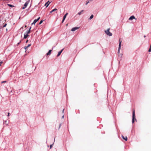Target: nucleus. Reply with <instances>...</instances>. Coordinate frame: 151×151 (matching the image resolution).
<instances>
[{"label": "nucleus", "instance_id": "nucleus-1", "mask_svg": "<svg viewBox=\"0 0 151 151\" xmlns=\"http://www.w3.org/2000/svg\"><path fill=\"white\" fill-rule=\"evenodd\" d=\"M110 29L109 28L108 29L106 30H105V33L106 34V35L109 36H111L112 35V33H111L110 31Z\"/></svg>", "mask_w": 151, "mask_h": 151}, {"label": "nucleus", "instance_id": "nucleus-2", "mask_svg": "<svg viewBox=\"0 0 151 151\" xmlns=\"http://www.w3.org/2000/svg\"><path fill=\"white\" fill-rule=\"evenodd\" d=\"M135 119L136 121H137L136 119L135 118V110L133 109L132 113V122L133 123L134 121V119Z\"/></svg>", "mask_w": 151, "mask_h": 151}, {"label": "nucleus", "instance_id": "nucleus-3", "mask_svg": "<svg viewBox=\"0 0 151 151\" xmlns=\"http://www.w3.org/2000/svg\"><path fill=\"white\" fill-rule=\"evenodd\" d=\"M119 48H118V52L119 54V53L120 50L121 49V43H122V41L121 40V39H119Z\"/></svg>", "mask_w": 151, "mask_h": 151}, {"label": "nucleus", "instance_id": "nucleus-4", "mask_svg": "<svg viewBox=\"0 0 151 151\" xmlns=\"http://www.w3.org/2000/svg\"><path fill=\"white\" fill-rule=\"evenodd\" d=\"M30 1L29 0L26 2V3H25L24 4V6L22 7L23 9H24L27 7L28 4L29 3Z\"/></svg>", "mask_w": 151, "mask_h": 151}, {"label": "nucleus", "instance_id": "nucleus-5", "mask_svg": "<svg viewBox=\"0 0 151 151\" xmlns=\"http://www.w3.org/2000/svg\"><path fill=\"white\" fill-rule=\"evenodd\" d=\"M68 14V13H66L64 16L63 17V20L62 21V23H63L64 22V21L66 17V16Z\"/></svg>", "mask_w": 151, "mask_h": 151}, {"label": "nucleus", "instance_id": "nucleus-6", "mask_svg": "<svg viewBox=\"0 0 151 151\" xmlns=\"http://www.w3.org/2000/svg\"><path fill=\"white\" fill-rule=\"evenodd\" d=\"M79 27H75L71 29V31H74L75 30H76L79 29Z\"/></svg>", "mask_w": 151, "mask_h": 151}, {"label": "nucleus", "instance_id": "nucleus-7", "mask_svg": "<svg viewBox=\"0 0 151 151\" xmlns=\"http://www.w3.org/2000/svg\"><path fill=\"white\" fill-rule=\"evenodd\" d=\"M63 49H62L60 51L58 52V54L57 55L58 57L60 55L61 53L63 52Z\"/></svg>", "mask_w": 151, "mask_h": 151}, {"label": "nucleus", "instance_id": "nucleus-8", "mask_svg": "<svg viewBox=\"0 0 151 151\" xmlns=\"http://www.w3.org/2000/svg\"><path fill=\"white\" fill-rule=\"evenodd\" d=\"M122 138L124 140H125V141H127V136L124 137L123 136H122Z\"/></svg>", "mask_w": 151, "mask_h": 151}, {"label": "nucleus", "instance_id": "nucleus-9", "mask_svg": "<svg viewBox=\"0 0 151 151\" xmlns=\"http://www.w3.org/2000/svg\"><path fill=\"white\" fill-rule=\"evenodd\" d=\"M52 51V50H50L46 54V55H50L51 53V52Z\"/></svg>", "mask_w": 151, "mask_h": 151}, {"label": "nucleus", "instance_id": "nucleus-10", "mask_svg": "<svg viewBox=\"0 0 151 151\" xmlns=\"http://www.w3.org/2000/svg\"><path fill=\"white\" fill-rule=\"evenodd\" d=\"M133 19H135V17L134 16H132L130 17L129 19L132 20Z\"/></svg>", "mask_w": 151, "mask_h": 151}, {"label": "nucleus", "instance_id": "nucleus-11", "mask_svg": "<svg viewBox=\"0 0 151 151\" xmlns=\"http://www.w3.org/2000/svg\"><path fill=\"white\" fill-rule=\"evenodd\" d=\"M50 3L49 2V1H48L47 2L45 3V6H46V7H47L48 6Z\"/></svg>", "mask_w": 151, "mask_h": 151}, {"label": "nucleus", "instance_id": "nucleus-12", "mask_svg": "<svg viewBox=\"0 0 151 151\" xmlns=\"http://www.w3.org/2000/svg\"><path fill=\"white\" fill-rule=\"evenodd\" d=\"M40 18V17H38L37 19H35L34 20V22H35V23H36V22H37L39 20Z\"/></svg>", "mask_w": 151, "mask_h": 151}, {"label": "nucleus", "instance_id": "nucleus-13", "mask_svg": "<svg viewBox=\"0 0 151 151\" xmlns=\"http://www.w3.org/2000/svg\"><path fill=\"white\" fill-rule=\"evenodd\" d=\"M31 45V44H29L27 46H25L24 47V49H26L27 48L29 47H30Z\"/></svg>", "mask_w": 151, "mask_h": 151}, {"label": "nucleus", "instance_id": "nucleus-14", "mask_svg": "<svg viewBox=\"0 0 151 151\" xmlns=\"http://www.w3.org/2000/svg\"><path fill=\"white\" fill-rule=\"evenodd\" d=\"M31 27H30L29 28V30L28 31H27V34H29L30 33V29H31Z\"/></svg>", "mask_w": 151, "mask_h": 151}, {"label": "nucleus", "instance_id": "nucleus-15", "mask_svg": "<svg viewBox=\"0 0 151 151\" xmlns=\"http://www.w3.org/2000/svg\"><path fill=\"white\" fill-rule=\"evenodd\" d=\"M28 36V35L27 34L26 35H24V39H26L27 37Z\"/></svg>", "mask_w": 151, "mask_h": 151}, {"label": "nucleus", "instance_id": "nucleus-16", "mask_svg": "<svg viewBox=\"0 0 151 151\" xmlns=\"http://www.w3.org/2000/svg\"><path fill=\"white\" fill-rule=\"evenodd\" d=\"M83 10H82L81 12L78 13V14L79 15H81V14H82V12H83Z\"/></svg>", "mask_w": 151, "mask_h": 151}, {"label": "nucleus", "instance_id": "nucleus-17", "mask_svg": "<svg viewBox=\"0 0 151 151\" xmlns=\"http://www.w3.org/2000/svg\"><path fill=\"white\" fill-rule=\"evenodd\" d=\"M8 5L10 7H14V6H13V5H12L11 4H8Z\"/></svg>", "mask_w": 151, "mask_h": 151}, {"label": "nucleus", "instance_id": "nucleus-18", "mask_svg": "<svg viewBox=\"0 0 151 151\" xmlns=\"http://www.w3.org/2000/svg\"><path fill=\"white\" fill-rule=\"evenodd\" d=\"M93 14H92L91 15V16H90V17L89 19H92L93 18Z\"/></svg>", "mask_w": 151, "mask_h": 151}, {"label": "nucleus", "instance_id": "nucleus-19", "mask_svg": "<svg viewBox=\"0 0 151 151\" xmlns=\"http://www.w3.org/2000/svg\"><path fill=\"white\" fill-rule=\"evenodd\" d=\"M57 10V9H56V8H55L54 9H53L52 11V12H53L55 11H56Z\"/></svg>", "mask_w": 151, "mask_h": 151}, {"label": "nucleus", "instance_id": "nucleus-20", "mask_svg": "<svg viewBox=\"0 0 151 151\" xmlns=\"http://www.w3.org/2000/svg\"><path fill=\"white\" fill-rule=\"evenodd\" d=\"M43 22V21L42 20H41V21L40 22V23H39V24H41V23Z\"/></svg>", "mask_w": 151, "mask_h": 151}, {"label": "nucleus", "instance_id": "nucleus-21", "mask_svg": "<svg viewBox=\"0 0 151 151\" xmlns=\"http://www.w3.org/2000/svg\"><path fill=\"white\" fill-rule=\"evenodd\" d=\"M7 25V24L6 23L5 24H4V25L3 26V27L4 28V27H6V26Z\"/></svg>", "mask_w": 151, "mask_h": 151}, {"label": "nucleus", "instance_id": "nucleus-22", "mask_svg": "<svg viewBox=\"0 0 151 151\" xmlns=\"http://www.w3.org/2000/svg\"><path fill=\"white\" fill-rule=\"evenodd\" d=\"M148 51L149 52H150L151 51V47H150V48L148 50Z\"/></svg>", "mask_w": 151, "mask_h": 151}, {"label": "nucleus", "instance_id": "nucleus-23", "mask_svg": "<svg viewBox=\"0 0 151 151\" xmlns=\"http://www.w3.org/2000/svg\"><path fill=\"white\" fill-rule=\"evenodd\" d=\"M6 81H3L1 82V83H6Z\"/></svg>", "mask_w": 151, "mask_h": 151}, {"label": "nucleus", "instance_id": "nucleus-24", "mask_svg": "<svg viewBox=\"0 0 151 151\" xmlns=\"http://www.w3.org/2000/svg\"><path fill=\"white\" fill-rule=\"evenodd\" d=\"M61 124H60L59 125V129H60V128L61 126Z\"/></svg>", "mask_w": 151, "mask_h": 151}, {"label": "nucleus", "instance_id": "nucleus-25", "mask_svg": "<svg viewBox=\"0 0 151 151\" xmlns=\"http://www.w3.org/2000/svg\"><path fill=\"white\" fill-rule=\"evenodd\" d=\"M52 145H50V148L52 147Z\"/></svg>", "mask_w": 151, "mask_h": 151}, {"label": "nucleus", "instance_id": "nucleus-26", "mask_svg": "<svg viewBox=\"0 0 151 151\" xmlns=\"http://www.w3.org/2000/svg\"><path fill=\"white\" fill-rule=\"evenodd\" d=\"M3 63L2 62H0V66L1 65V64Z\"/></svg>", "mask_w": 151, "mask_h": 151}, {"label": "nucleus", "instance_id": "nucleus-27", "mask_svg": "<svg viewBox=\"0 0 151 151\" xmlns=\"http://www.w3.org/2000/svg\"><path fill=\"white\" fill-rule=\"evenodd\" d=\"M89 1H88V2H87L86 3V5H87L88 3H89Z\"/></svg>", "mask_w": 151, "mask_h": 151}, {"label": "nucleus", "instance_id": "nucleus-28", "mask_svg": "<svg viewBox=\"0 0 151 151\" xmlns=\"http://www.w3.org/2000/svg\"><path fill=\"white\" fill-rule=\"evenodd\" d=\"M9 114H10V113H9V112H8V116H9Z\"/></svg>", "mask_w": 151, "mask_h": 151}, {"label": "nucleus", "instance_id": "nucleus-29", "mask_svg": "<svg viewBox=\"0 0 151 151\" xmlns=\"http://www.w3.org/2000/svg\"><path fill=\"white\" fill-rule=\"evenodd\" d=\"M53 12H52V11H51L50 12V14H51Z\"/></svg>", "mask_w": 151, "mask_h": 151}, {"label": "nucleus", "instance_id": "nucleus-30", "mask_svg": "<svg viewBox=\"0 0 151 151\" xmlns=\"http://www.w3.org/2000/svg\"><path fill=\"white\" fill-rule=\"evenodd\" d=\"M33 23H34V24H35L36 23H35V22H33Z\"/></svg>", "mask_w": 151, "mask_h": 151}, {"label": "nucleus", "instance_id": "nucleus-31", "mask_svg": "<svg viewBox=\"0 0 151 151\" xmlns=\"http://www.w3.org/2000/svg\"><path fill=\"white\" fill-rule=\"evenodd\" d=\"M28 40H27L26 42L27 43L28 42Z\"/></svg>", "mask_w": 151, "mask_h": 151}, {"label": "nucleus", "instance_id": "nucleus-32", "mask_svg": "<svg viewBox=\"0 0 151 151\" xmlns=\"http://www.w3.org/2000/svg\"><path fill=\"white\" fill-rule=\"evenodd\" d=\"M24 27H25V28L26 27H27V26L26 25H25Z\"/></svg>", "mask_w": 151, "mask_h": 151}, {"label": "nucleus", "instance_id": "nucleus-33", "mask_svg": "<svg viewBox=\"0 0 151 151\" xmlns=\"http://www.w3.org/2000/svg\"><path fill=\"white\" fill-rule=\"evenodd\" d=\"M34 24V23H33V22L31 24H32H32Z\"/></svg>", "mask_w": 151, "mask_h": 151}, {"label": "nucleus", "instance_id": "nucleus-34", "mask_svg": "<svg viewBox=\"0 0 151 151\" xmlns=\"http://www.w3.org/2000/svg\"><path fill=\"white\" fill-rule=\"evenodd\" d=\"M144 37H145V36H144Z\"/></svg>", "mask_w": 151, "mask_h": 151}, {"label": "nucleus", "instance_id": "nucleus-35", "mask_svg": "<svg viewBox=\"0 0 151 151\" xmlns=\"http://www.w3.org/2000/svg\"><path fill=\"white\" fill-rule=\"evenodd\" d=\"M64 109H63V111H64Z\"/></svg>", "mask_w": 151, "mask_h": 151}]
</instances>
